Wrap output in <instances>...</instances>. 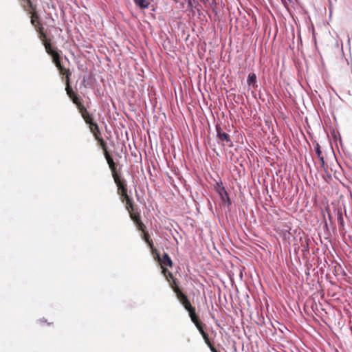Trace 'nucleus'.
Segmentation results:
<instances>
[{
  "mask_svg": "<svg viewBox=\"0 0 352 352\" xmlns=\"http://www.w3.org/2000/svg\"><path fill=\"white\" fill-rule=\"evenodd\" d=\"M142 238L144 240V241L148 244V247L150 248L151 252L153 254L155 252H157V250L154 248L153 242L152 239L150 237L149 234L146 230L142 232Z\"/></svg>",
  "mask_w": 352,
  "mask_h": 352,
  "instance_id": "11",
  "label": "nucleus"
},
{
  "mask_svg": "<svg viewBox=\"0 0 352 352\" xmlns=\"http://www.w3.org/2000/svg\"><path fill=\"white\" fill-rule=\"evenodd\" d=\"M185 309L188 311L189 316L196 314L195 312V308L192 306L190 302L188 299V297L181 302Z\"/></svg>",
  "mask_w": 352,
  "mask_h": 352,
  "instance_id": "12",
  "label": "nucleus"
},
{
  "mask_svg": "<svg viewBox=\"0 0 352 352\" xmlns=\"http://www.w3.org/2000/svg\"><path fill=\"white\" fill-rule=\"evenodd\" d=\"M95 139L98 141V140L102 139L101 132L98 130V132H94L92 133Z\"/></svg>",
  "mask_w": 352,
  "mask_h": 352,
  "instance_id": "31",
  "label": "nucleus"
},
{
  "mask_svg": "<svg viewBox=\"0 0 352 352\" xmlns=\"http://www.w3.org/2000/svg\"><path fill=\"white\" fill-rule=\"evenodd\" d=\"M124 203H125V206H127V205H129V204H131L133 203V201L132 199H131V197H129V198H127V199H126V201H124Z\"/></svg>",
  "mask_w": 352,
  "mask_h": 352,
  "instance_id": "32",
  "label": "nucleus"
},
{
  "mask_svg": "<svg viewBox=\"0 0 352 352\" xmlns=\"http://www.w3.org/2000/svg\"><path fill=\"white\" fill-rule=\"evenodd\" d=\"M56 67H57L58 71H60L61 69H63L64 67L63 65H62L61 63H59L58 65H56Z\"/></svg>",
  "mask_w": 352,
  "mask_h": 352,
  "instance_id": "33",
  "label": "nucleus"
},
{
  "mask_svg": "<svg viewBox=\"0 0 352 352\" xmlns=\"http://www.w3.org/2000/svg\"><path fill=\"white\" fill-rule=\"evenodd\" d=\"M36 31L38 32V37L41 39V41L43 42V44L45 42H49L51 41L50 38H49L47 36L46 32L44 30V28L40 27L38 28L35 29Z\"/></svg>",
  "mask_w": 352,
  "mask_h": 352,
  "instance_id": "15",
  "label": "nucleus"
},
{
  "mask_svg": "<svg viewBox=\"0 0 352 352\" xmlns=\"http://www.w3.org/2000/svg\"><path fill=\"white\" fill-rule=\"evenodd\" d=\"M192 322L195 324L197 329L199 330V333L201 334L204 342L209 340V337L208 333H206L204 330V324L202 322L199 320V316L197 315V314H195L190 316Z\"/></svg>",
  "mask_w": 352,
  "mask_h": 352,
  "instance_id": "5",
  "label": "nucleus"
},
{
  "mask_svg": "<svg viewBox=\"0 0 352 352\" xmlns=\"http://www.w3.org/2000/svg\"><path fill=\"white\" fill-rule=\"evenodd\" d=\"M74 104H76L85 123L89 125V128L91 132L92 133L94 132H98V130H100L99 126L98 124L94 121L92 116L89 113L86 107L84 106L82 100L81 99L76 102H74Z\"/></svg>",
  "mask_w": 352,
  "mask_h": 352,
  "instance_id": "1",
  "label": "nucleus"
},
{
  "mask_svg": "<svg viewBox=\"0 0 352 352\" xmlns=\"http://www.w3.org/2000/svg\"><path fill=\"white\" fill-rule=\"evenodd\" d=\"M206 344L208 345V346L210 348L211 352H219L213 346L210 340H208L206 342Z\"/></svg>",
  "mask_w": 352,
  "mask_h": 352,
  "instance_id": "30",
  "label": "nucleus"
},
{
  "mask_svg": "<svg viewBox=\"0 0 352 352\" xmlns=\"http://www.w3.org/2000/svg\"><path fill=\"white\" fill-rule=\"evenodd\" d=\"M43 45L45 47V51L46 52L50 55L51 56H52V54H57L58 53V52H56V50H54L52 47V43H51V41H49V42H45V43H43Z\"/></svg>",
  "mask_w": 352,
  "mask_h": 352,
  "instance_id": "20",
  "label": "nucleus"
},
{
  "mask_svg": "<svg viewBox=\"0 0 352 352\" xmlns=\"http://www.w3.org/2000/svg\"><path fill=\"white\" fill-rule=\"evenodd\" d=\"M338 221L340 224V228L344 226V219L342 213H338Z\"/></svg>",
  "mask_w": 352,
  "mask_h": 352,
  "instance_id": "28",
  "label": "nucleus"
},
{
  "mask_svg": "<svg viewBox=\"0 0 352 352\" xmlns=\"http://www.w3.org/2000/svg\"><path fill=\"white\" fill-rule=\"evenodd\" d=\"M202 3H206L208 0H200Z\"/></svg>",
  "mask_w": 352,
  "mask_h": 352,
  "instance_id": "34",
  "label": "nucleus"
},
{
  "mask_svg": "<svg viewBox=\"0 0 352 352\" xmlns=\"http://www.w3.org/2000/svg\"><path fill=\"white\" fill-rule=\"evenodd\" d=\"M256 76L255 74H250L248 77V83L249 85H252L253 87H256Z\"/></svg>",
  "mask_w": 352,
  "mask_h": 352,
  "instance_id": "22",
  "label": "nucleus"
},
{
  "mask_svg": "<svg viewBox=\"0 0 352 352\" xmlns=\"http://www.w3.org/2000/svg\"><path fill=\"white\" fill-rule=\"evenodd\" d=\"M217 136L221 141L223 146L227 145L228 146H232V142L230 139V135L223 131L222 128L219 125H216Z\"/></svg>",
  "mask_w": 352,
  "mask_h": 352,
  "instance_id": "4",
  "label": "nucleus"
},
{
  "mask_svg": "<svg viewBox=\"0 0 352 352\" xmlns=\"http://www.w3.org/2000/svg\"><path fill=\"white\" fill-rule=\"evenodd\" d=\"M126 209L128 210L129 214L139 210L138 208L137 207V206H135L134 204V203H132V204H131L129 205L126 206Z\"/></svg>",
  "mask_w": 352,
  "mask_h": 352,
  "instance_id": "24",
  "label": "nucleus"
},
{
  "mask_svg": "<svg viewBox=\"0 0 352 352\" xmlns=\"http://www.w3.org/2000/svg\"><path fill=\"white\" fill-rule=\"evenodd\" d=\"M135 4L141 9H146L150 5L148 0H133Z\"/></svg>",
  "mask_w": 352,
  "mask_h": 352,
  "instance_id": "19",
  "label": "nucleus"
},
{
  "mask_svg": "<svg viewBox=\"0 0 352 352\" xmlns=\"http://www.w3.org/2000/svg\"><path fill=\"white\" fill-rule=\"evenodd\" d=\"M21 1H23L24 0H21Z\"/></svg>",
  "mask_w": 352,
  "mask_h": 352,
  "instance_id": "35",
  "label": "nucleus"
},
{
  "mask_svg": "<svg viewBox=\"0 0 352 352\" xmlns=\"http://www.w3.org/2000/svg\"><path fill=\"white\" fill-rule=\"evenodd\" d=\"M129 217L135 224L142 221L140 212L139 210L130 213Z\"/></svg>",
  "mask_w": 352,
  "mask_h": 352,
  "instance_id": "21",
  "label": "nucleus"
},
{
  "mask_svg": "<svg viewBox=\"0 0 352 352\" xmlns=\"http://www.w3.org/2000/svg\"><path fill=\"white\" fill-rule=\"evenodd\" d=\"M216 190L217 192L219 193V196L221 197V199L223 201H226L228 203V205H231V201L230 199V197L228 196V194L223 186V184L217 183V186L216 187Z\"/></svg>",
  "mask_w": 352,
  "mask_h": 352,
  "instance_id": "8",
  "label": "nucleus"
},
{
  "mask_svg": "<svg viewBox=\"0 0 352 352\" xmlns=\"http://www.w3.org/2000/svg\"><path fill=\"white\" fill-rule=\"evenodd\" d=\"M206 344L208 345V346L210 348L211 352H219L213 346L210 340H208L206 342Z\"/></svg>",
  "mask_w": 352,
  "mask_h": 352,
  "instance_id": "29",
  "label": "nucleus"
},
{
  "mask_svg": "<svg viewBox=\"0 0 352 352\" xmlns=\"http://www.w3.org/2000/svg\"><path fill=\"white\" fill-rule=\"evenodd\" d=\"M185 309L188 311L189 316L196 314L195 312V308L192 306L190 302L188 299V297L181 302Z\"/></svg>",
  "mask_w": 352,
  "mask_h": 352,
  "instance_id": "13",
  "label": "nucleus"
},
{
  "mask_svg": "<svg viewBox=\"0 0 352 352\" xmlns=\"http://www.w3.org/2000/svg\"><path fill=\"white\" fill-rule=\"evenodd\" d=\"M185 309L188 311L189 316L196 314L195 312V308L192 306L190 302L188 299V297L181 302Z\"/></svg>",
  "mask_w": 352,
  "mask_h": 352,
  "instance_id": "14",
  "label": "nucleus"
},
{
  "mask_svg": "<svg viewBox=\"0 0 352 352\" xmlns=\"http://www.w3.org/2000/svg\"><path fill=\"white\" fill-rule=\"evenodd\" d=\"M104 157L107 160V162L111 169L112 176H114L118 173H120L117 169V165L114 162L113 158L111 157L109 153H107V155H104Z\"/></svg>",
  "mask_w": 352,
  "mask_h": 352,
  "instance_id": "10",
  "label": "nucleus"
},
{
  "mask_svg": "<svg viewBox=\"0 0 352 352\" xmlns=\"http://www.w3.org/2000/svg\"><path fill=\"white\" fill-rule=\"evenodd\" d=\"M52 58L55 66L60 63V56L59 53L52 54Z\"/></svg>",
  "mask_w": 352,
  "mask_h": 352,
  "instance_id": "25",
  "label": "nucleus"
},
{
  "mask_svg": "<svg viewBox=\"0 0 352 352\" xmlns=\"http://www.w3.org/2000/svg\"><path fill=\"white\" fill-rule=\"evenodd\" d=\"M135 226H136L138 230L141 231L142 232H143L146 230V226L142 222V221H140L138 223H135Z\"/></svg>",
  "mask_w": 352,
  "mask_h": 352,
  "instance_id": "26",
  "label": "nucleus"
},
{
  "mask_svg": "<svg viewBox=\"0 0 352 352\" xmlns=\"http://www.w3.org/2000/svg\"><path fill=\"white\" fill-rule=\"evenodd\" d=\"M21 6L26 12H29L36 8L31 0H24L23 1H21Z\"/></svg>",
  "mask_w": 352,
  "mask_h": 352,
  "instance_id": "17",
  "label": "nucleus"
},
{
  "mask_svg": "<svg viewBox=\"0 0 352 352\" xmlns=\"http://www.w3.org/2000/svg\"><path fill=\"white\" fill-rule=\"evenodd\" d=\"M60 75L65 76V91L69 98L72 100L73 103L81 100L79 96L72 89L70 86V76L72 72L69 69H67L65 67L59 71Z\"/></svg>",
  "mask_w": 352,
  "mask_h": 352,
  "instance_id": "2",
  "label": "nucleus"
},
{
  "mask_svg": "<svg viewBox=\"0 0 352 352\" xmlns=\"http://www.w3.org/2000/svg\"><path fill=\"white\" fill-rule=\"evenodd\" d=\"M154 254H155V258L159 263L162 270H163V269H167L166 267H173V261L167 253L164 252L162 257L160 256L157 251L155 252Z\"/></svg>",
  "mask_w": 352,
  "mask_h": 352,
  "instance_id": "3",
  "label": "nucleus"
},
{
  "mask_svg": "<svg viewBox=\"0 0 352 352\" xmlns=\"http://www.w3.org/2000/svg\"><path fill=\"white\" fill-rule=\"evenodd\" d=\"M118 194L120 195V199H122V202H124L127 198L130 197L129 196V195H128V190H125V191H123V192H121L118 193Z\"/></svg>",
  "mask_w": 352,
  "mask_h": 352,
  "instance_id": "27",
  "label": "nucleus"
},
{
  "mask_svg": "<svg viewBox=\"0 0 352 352\" xmlns=\"http://www.w3.org/2000/svg\"><path fill=\"white\" fill-rule=\"evenodd\" d=\"M314 144L315 146L316 153L318 157L319 158L320 161L321 162L322 166H324V156L322 155V151L320 150V146L319 144L316 142H314Z\"/></svg>",
  "mask_w": 352,
  "mask_h": 352,
  "instance_id": "18",
  "label": "nucleus"
},
{
  "mask_svg": "<svg viewBox=\"0 0 352 352\" xmlns=\"http://www.w3.org/2000/svg\"><path fill=\"white\" fill-rule=\"evenodd\" d=\"M162 274L168 281L172 289H174L175 285H178L176 278L173 276V274L168 269H163Z\"/></svg>",
  "mask_w": 352,
  "mask_h": 352,
  "instance_id": "9",
  "label": "nucleus"
},
{
  "mask_svg": "<svg viewBox=\"0 0 352 352\" xmlns=\"http://www.w3.org/2000/svg\"><path fill=\"white\" fill-rule=\"evenodd\" d=\"M112 177L113 178L115 184H116L118 193L128 190L127 182L124 178L121 177L120 173Z\"/></svg>",
  "mask_w": 352,
  "mask_h": 352,
  "instance_id": "6",
  "label": "nucleus"
},
{
  "mask_svg": "<svg viewBox=\"0 0 352 352\" xmlns=\"http://www.w3.org/2000/svg\"><path fill=\"white\" fill-rule=\"evenodd\" d=\"M173 290L175 293L177 298L179 300L180 302L184 301L187 298L186 295L182 292V291L180 289L178 285H175L174 289Z\"/></svg>",
  "mask_w": 352,
  "mask_h": 352,
  "instance_id": "16",
  "label": "nucleus"
},
{
  "mask_svg": "<svg viewBox=\"0 0 352 352\" xmlns=\"http://www.w3.org/2000/svg\"><path fill=\"white\" fill-rule=\"evenodd\" d=\"M97 142H98L99 145L102 148L103 153H104V155H107V153H109V152L107 151V144L104 142V140H103V138L101 140H98Z\"/></svg>",
  "mask_w": 352,
  "mask_h": 352,
  "instance_id": "23",
  "label": "nucleus"
},
{
  "mask_svg": "<svg viewBox=\"0 0 352 352\" xmlns=\"http://www.w3.org/2000/svg\"><path fill=\"white\" fill-rule=\"evenodd\" d=\"M27 12L30 14V23L35 29L43 26L40 21L39 15L36 11V8Z\"/></svg>",
  "mask_w": 352,
  "mask_h": 352,
  "instance_id": "7",
  "label": "nucleus"
}]
</instances>
